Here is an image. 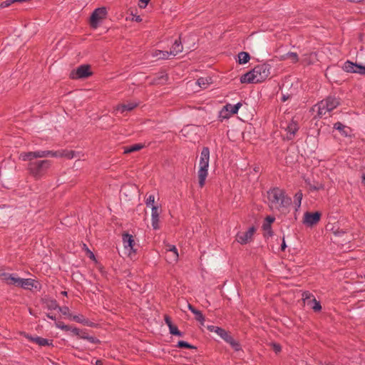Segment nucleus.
Returning a JSON list of instances; mask_svg holds the SVG:
<instances>
[{
  "label": "nucleus",
  "mask_w": 365,
  "mask_h": 365,
  "mask_svg": "<svg viewBox=\"0 0 365 365\" xmlns=\"http://www.w3.org/2000/svg\"><path fill=\"white\" fill-rule=\"evenodd\" d=\"M54 157V158H61L66 157L68 159H72L74 158V151L73 150H61L57 151L53 150H36L31 152H23L19 155V159L23 161H29L34 162V159L36 158H43L46 157Z\"/></svg>",
  "instance_id": "f257e3e1"
},
{
  "label": "nucleus",
  "mask_w": 365,
  "mask_h": 365,
  "mask_svg": "<svg viewBox=\"0 0 365 365\" xmlns=\"http://www.w3.org/2000/svg\"><path fill=\"white\" fill-rule=\"evenodd\" d=\"M267 197L272 207L279 210L288 207L292 200L285 195L284 190L279 187H273L267 192Z\"/></svg>",
  "instance_id": "f03ea898"
},
{
  "label": "nucleus",
  "mask_w": 365,
  "mask_h": 365,
  "mask_svg": "<svg viewBox=\"0 0 365 365\" xmlns=\"http://www.w3.org/2000/svg\"><path fill=\"white\" fill-rule=\"evenodd\" d=\"M210 161V150L207 147H204L201 151L199 170L197 172L198 183L200 187H203L208 175V167Z\"/></svg>",
  "instance_id": "7ed1b4c3"
},
{
  "label": "nucleus",
  "mask_w": 365,
  "mask_h": 365,
  "mask_svg": "<svg viewBox=\"0 0 365 365\" xmlns=\"http://www.w3.org/2000/svg\"><path fill=\"white\" fill-rule=\"evenodd\" d=\"M339 100L334 96H328L325 99L321 101L314 108H317V115L319 118H322L328 112H331L338 106H339Z\"/></svg>",
  "instance_id": "20e7f679"
},
{
  "label": "nucleus",
  "mask_w": 365,
  "mask_h": 365,
  "mask_svg": "<svg viewBox=\"0 0 365 365\" xmlns=\"http://www.w3.org/2000/svg\"><path fill=\"white\" fill-rule=\"evenodd\" d=\"M51 165V161L48 160H36L29 163L28 170L29 173L36 178H41Z\"/></svg>",
  "instance_id": "39448f33"
},
{
  "label": "nucleus",
  "mask_w": 365,
  "mask_h": 365,
  "mask_svg": "<svg viewBox=\"0 0 365 365\" xmlns=\"http://www.w3.org/2000/svg\"><path fill=\"white\" fill-rule=\"evenodd\" d=\"M270 65L267 63L258 64L253 68V73L256 76L257 81L261 83L265 81L270 74Z\"/></svg>",
  "instance_id": "423d86ee"
},
{
  "label": "nucleus",
  "mask_w": 365,
  "mask_h": 365,
  "mask_svg": "<svg viewBox=\"0 0 365 365\" xmlns=\"http://www.w3.org/2000/svg\"><path fill=\"white\" fill-rule=\"evenodd\" d=\"M92 75L91 66L88 64L79 66L76 70H73L70 73L72 79L86 78Z\"/></svg>",
  "instance_id": "0eeeda50"
},
{
  "label": "nucleus",
  "mask_w": 365,
  "mask_h": 365,
  "mask_svg": "<svg viewBox=\"0 0 365 365\" xmlns=\"http://www.w3.org/2000/svg\"><path fill=\"white\" fill-rule=\"evenodd\" d=\"M107 11L105 7L96 9L92 13L90 18V24L93 28H97L101 20L106 18Z\"/></svg>",
  "instance_id": "6e6552de"
},
{
  "label": "nucleus",
  "mask_w": 365,
  "mask_h": 365,
  "mask_svg": "<svg viewBox=\"0 0 365 365\" xmlns=\"http://www.w3.org/2000/svg\"><path fill=\"white\" fill-rule=\"evenodd\" d=\"M242 103L240 102L237 103L235 105H232L230 103L226 104L223 109L220 113V117L222 118H229L230 115L237 113L239 109L242 106Z\"/></svg>",
  "instance_id": "1a4fd4ad"
},
{
  "label": "nucleus",
  "mask_w": 365,
  "mask_h": 365,
  "mask_svg": "<svg viewBox=\"0 0 365 365\" xmlns=\"http://www.w3.org/2000/svg\"><path fill=\"white\" fill-rule=\"evenodd\" d=\"M321 215L322 214L319 212H306L304 214L303 223L307 226L312 227L319 222Z\"/></svg>",
  "instance_id": "9d476101"
},
{
  "label": "nucleus",
  "mask_w": 365,
  "mask_h": 365,
  "mask_svg": "<svg viewBox=\"0 0 365 365\" xmlns=\"http://www.w3.org/2000/svg\"><path fill=\"white\" fill-rule=\"evenodd\" d=\"M178 252L175 245H168L165 247V258L169 263L176 262L178 259Z\"/></svg>",
  "instance_id": "9b49d317"
},
{
  "label": "nucleus",
  "mask_w": 365,
  "mask_h": 365,
  "mask_svg": "<svg viewBox=\"0 0 365 365\" xmlns=\"http://www.w3.org/2000/svg\"><path fill=\"white\" fill-rule=\"evenodd\" d=\"M255 232V228L254 227H251L249 228L247 231L245 232L237 233L236 236V240L239 243L242 245H245L252 240Z\"/></svg>",
  "instance_id": "f8f14e48"
},
{
  "label": "nucleus",
  "mask_w": 365,
  "mask_h": 365,
  "mask_svg": "<svg viewBox=\"0 0 365 365\" xmlns=\"http://www.w3.org/2000/svg\"><path fill=\"white\" fill-rule=\"evenodd\" d=\"M24 336L26 339H28L30 341L34 342L41 346L53 345V344H52L53 340H48L47 339L42 338L40 336H32L31 335H29V334H24Z\"/></svg>",
  "instance_id": "ddd939ff"
},
{
  "label": "nucleus",
  "mask_w": 365,
  "mask_h": 365,
  "mask_svg": "<svg viewBox=\"0 0 365 365\" xmlns=\"http://www.w3.org/2000/svg\"><path fill=\"white\" fill-rule=\"evenodd\" d=\"M285 130L287 133V139L292 140L296 134V133L299 130V125L297 121L292 120L289 122L286 128H284Z\"/></svg>",
  "instance_id": "4468645a"
},
{
  "label": "nucleus",
  "mask_w": 365,
  "mask_h": 365,
  "mask_svg": "<svg viewBox=\"0 0 365 365\" xmlns=\"http://www.w3.org/2000/svg\"><path fill=\"white\" fill-rule=\"evenodd\" d=\"M151 221L154 230L159 229V215L161 212L158 206L153 205L151 207Z\"/></svg>",
  "instance_id": "2eb2a0df"
},
{
  "label": "nucleus",
  "mask_w": 365,
  "mask_h": 365,
  "mask_svg": "<svg viewBox=\"0 0 365 365\" xmlns=\"http://www.w3.org/2000/svg\"><path fill=\"white\" fill-rule=\"evenodd\" d=\"M138 105L136 102H128L126 103L118 105L115 108L117 113H123L125 111H130Z\"/></svg>",
  "instance_id": "dca6fc26"
},
{
  "label": "nucleus",
  "mask_w": 365,
  "mask_h": 365,
  "mask_svg": "<svg viewBox=\"0 0 365 365\" xmlns=\"http://www.w3.org/2000/svg\"><path fill=\"white\" fill-rule=\"evenodd\" d=\"M123 245H124V247L125 249L129 248L130 252L131 251L133 252H135V250L134 249L135 242H134L133 235H131L128 233L123 234Z\"/></svg>",
  "instance_id": "f3484780"
},
{
  "label": "nucleus",
  "mask_w": 365,
  "mask_h": 365,
  "mask_svg": "<svg viewBox=\"0 0 365 365\" xmlns=\"http://www.w3.org/2000/svg\"><path fill=\"white\" fill-rule=\"evenodd\" d=\"M240 82L242 83H258L256 76H255V73H253V69L242 75L240 77Z\"/></svg>",
  "instance_id": "a211bd4d"
},
{
  "label": "nucleus",
  "mask_w": 365,
  "mask_h": 365,
  "mask_svg": "<svg viewBox=\"0 0 365 365\" xmlns=\"http://www.w3.org/2000/svg\"><path fill=\"white\" fill-rule=\"evenodd\" d=\"M207 329L210 332L216 333L224 341L227 337V336L230 334V333L228 331H227L225 329L220 328L219 327H216V326H213V325H208L207 327Z\"/></svg>",
  "instance_id": "6ab92c4d"
},
{
  "label": "nucleus",
  "mask_w": 365,
  "mask_h": 365,
  "mask_svg": "<svg viewBox=\"0 0 365 365\" xmlns=\"http://www.w3.org/2000/svg\"><path fill=\"white\" fill-rule=\"evenodd\" d=\"M4 278L3 279L8 284H14L16 286L19 285L21 278L15 277L14 274H9V273H2L1 274Z\"/></svg>",
  "instance_id": "aec40b11"
},
{
  "label": "nucleus",
  "mask_w": 365,
  "mask_h": 365,
  "mask_svg": "<svg viewBox=\"0 0 365 365\" xmlns=\"http://www.w3.org/2000/svg\"><path fill=\"white\" fill-rule=\"evenodd\" d=\"M182 50H183V46L182 44V41L180 40V37H179L178 39H176L174 41L172 47H171L170 53L172 56H175L178 53H181L182 51Z\"/></svg>",
  "instance_id": "412c9836"
},
{
  "label": "nucleus",
  "mask_w": 365,
  "mask_h": 365,
  "mask_svg": "<svg viewBox=\"0 0 365 365\" xmlns=\"http://www.w3.org/2000/svg\"><path fill=\"white\" fill-rule=\"evenodd\" d=\"M225 341L229 344L235 351H239L241 350L240 344L239 343V341L234 339V338L230 335V334L225 339Z\"/></svg>",
  "instance_id": "4be33fe9"
},
{
  "label": "nucleus",
  "mask_w": 365,
  "mask_h": 365,
  "mask_svg": "<svg viewBox=\"0 0 365 365\" xmlns=\"http://www.w3.org/2000/svg\"><path fill=\"white\" fill-rule=\"evenodd\" d=\"M188 309L189 310L192 312L195 316V319L198 322H200L202 324H203V322L205 321V317L202 314V313L200 311L196 309L192 305L190 304H188Z\"/></svg>",
  "instance_id": "5701e85b"
},
{
  "label": "nucleus",
  "mask_w": 365,
  "mask_h": 365,
  "mask_svg": "<svg viewBox=\"0 0 365 365\" xmlns=\"http://www.w3.org/2000/svg\"><path fill=\"white\" fill-rule=\"evenodd\" d=\"M343 70L348 73H354L357 69V63H354L350 61H346L342 67Z\"/></svg>",
  "instance_id": "b1692460"
},
{
  "label": "nucleus",
  "mask_w": 365,
  "mask_h": 365,
  "mask_svg": "<svg viewBox=\"0 0 365 365\" xmlns=\"http://www.w3.org/2000/svg\"><path fill=\"white\" fill-rule=\"evenodd\" d=\"M34 280L30 278L28 279H22L21 278V281L19 287L24 288L25 289H31V287H34Z\"/></svg>",
  "instance_id": "393cba45"
},
{
  "label": "nucleus",
  "mask_w": 365,
  "mask_h": 365,
  "mask_svg": "<svg viewBox=\"0 0 365 365\" xmlns=\"http://www.w3.org/2000/svg\"><path fill=\"white\" fill-rule=\"evenodd\" d=\"M71 319L78 323L82 324L83 325L92 326V323L87 319H86L83 315H72Z\"/></svg>",
  "instance_id": "a878e982"
},
{
  "label": "nucleus",
  "mask_w": 365,
  "mask_h": 365,
  "mask_svg": "<svg viewBox=\"0 0 365 365\" xmlns=\"http://www.w3.org/2000/svg\"><path fill=\"white\" fill-rule=\"evenodd\" d=\"M144 147L143 144L138 143L130 146L124 147V153H130L135 151H138Z\"/></svg>",
  "instance_id": "bb28decb"
},
{
  "label": "nucleus",
  "mask_w": 365,
  "mask_h": 365,
  "mask_svg": "<svg viewBox=\"0 0 365 365\" xmlns=\"http://www.w3.org/2000/svg\"><path fill=\"white\" fill-rule=\"evenodd\" d=\"M152 55L153 57H156L158 59H168L171 54L168 51L156 50L153 53Z\"/></svg>",
  "instance_id": "cd10ccee"
},
{
  "label": "nucleus",
  "mask_w": 365,
  "mask_h": 365,
  "mask_svg": "<svg viewBox=\"0 0 365 365\" xmlns=\"http://www.w3.org/2000/svg\"><path fill=\"white\" fill-rule=\"evenodd\" d=\"M307 306L310 307L314 312H319L322 309L320 302L316 298H312L310 301H308Z\"/></svg>",
  "instance_id": "c85d7f7f"
},
{
  "label": "nucleus",
  "mask_w": 365,
  "mask_h": 365,
  "mask_svg": "<svg viewBox=\"0 0 365 365\" xmlns=\"http://www.w3.org/2000/svg\"><path fill=\"white\" fill-rule=\"evenodd\" d=\"M250 59V56L247 52L242 51L238 54V63L240 64H245Z\"/></svg>",
  "instance_id": "c756f323"
},
{
  "label": "nucleus",
  "mask_w": 365,
  "mask_h": 365,
  "mask_svg": "<svg viewBox=\"0 0 365 365\" xmlns=\"http://www.w3.org/2000/svg\"><path fill=\"white\" fill-rule=\"evenodd\" d=\"M334 128L339 130L341 135L344 136H348L349 133L346 130V126L343 125L341 122H336L334 124Z\"/></svg>",
  "instance_id": "7c9ffc66"
},
{
  "label": "nucleus",
  "mask_w": 365,
  "mask_h": 365,
  "mask_svg": "<svg viewBox=\"0 0 365 365\" xmlns=\"http://www.w3.org/2000/svg\"><path fill=\"white\" fill-rule=\"evenodd\" d=\"M211 78L201 77L197 80V84L201 88H206L207 86L211 83Z\"/></svg>",
  "instance_id": "2f4dec72"
},
{
  "label": "nucleus",
  "mask_w": 365,
  "mask_h": 365,
  "mask_svg": "<svg viewBox=\"0 0 365 365\" xmlns=\"http://www.w3.org/2000/svg\"><path fill=\"white\" fill-rule=\"evenodd\" d=\"M284 59H290L292 63H297L299 61L298 55L294 52H288L284 55Z\"/></svg>",
  "instance_id": "473e14b6"
},
{
  "label": "nucleus",
  "mask_w": 365,
  "mask_h": 365,
  "mask_svg": "<svg viewBox=\"0 0 365 365\" xmlns=\"http://www.w3.org/2000/svg\"><path fill=\"white\" fill-rule=\"evenodd\" d=\"M176 347L178 348H186V349H196V346L187 343V341H179L178 342V344L176 345Z\"/></svg>",
  "instance_id": "72a5a7b5"
},
{
  "label": "nucleus",
  "mask_w": 365,
  "mask_h": 365,
  "mask_svg": "<svg viewBox=\"0 0 365 365\" xmlns=\"http://www.w3.org/2000/svg\"><path fill=\"white\" fill-rule=\"evenodd\" d=\"M315 298L314 296L310 293L309 292H304L302 293V299L304 300V303H306L308 305V301H310L311 299Z\"/></svg>",
  "instance_id": "f704fd0d"
},
{
  "label": "nucleus",
  "mask_w": 365,
  "mask_h": 365,
  "mask_svg": "<svg viewBox=\"0 0 365 365\" xmlns=\"http://www.w3.org/2000/svg\"><path fill=\"white\" fill-rule=\"evenodd\" d=\"M58 311L65 316H68L70 319L72 317V314L70 313L69 308L68 307H59Z\"/></svg>",
  "instance_id": "c9c22d12"
},
{
  "label": "nucleus",
  "mask_w": 365,
  "mask_h": 365,
  "mask_svg": "<svg viewBox=\"0 0 365 365\" xmlns=\"http://www.w3.org/2000/svg\"><path fill=\"white\" fill-rule=\"evenodd\" d=\"M294 199L295 204L297 205V207H299L302 200V193L301 191H299L295 194Z\"/></svg>",
  "instance_id": "e433bc0d"
},
{
  "label": "nucleus",
  "mask_w": 365,
  "mask_h": 365,
  "mask_svg": "<svg viewBox=\"0 0 365 365\" xmlns=\"http://www.w3.org/2000/svg\"><path fill=\"white\" fill-rule=\"evenodd\" d=\"M154 202H155V196H154V195H148V197L146 198V200H145L146 205L148 207L151 206V207H152L153 205H154Z\"/></svg>",
  "instance_id": "4c0bfd02"
},
{
  "label": "nucleus",
  "mask_w": 365,
  "mask_h": 365,
  "mask_svg": "<svg viewBox=\"0 0 365 365\" xmlns=\"http://www.w3.org/2000/svg\"><path fill=\"white\" fill-rule=\"evenodd\" d=\"M48 308L51 310L58 309L59 306L56 300H51L48 302Z\"/></svg>",
  "instance_id": "58836bf2"
},
{
  "label": "nucleus",
  "mask_w": 365,
  "mask_h": 365,
  "mask_svg": "<svg viewBox=\"0 0 365 365\" xmlns=\"http://www.w3.org/2000/svg\"><path fill=\"white\" fill-rule=\"evenodd\" d=\"M56 326L57 328L64 331H69L71 329L70 326L64 324L62 322L56 323Z\"/></svg>",
  "instance_id": "ea45409f"
},
{
  "label": "nucleus",
  "mask_w": 365,
  "mask_h": 365,
  "mask_svg": "<svg viewBox=\"0 0 365 365\" xmlns=\"http://www.w3.org/2000/svg\"><path fill=\"white\" fill-rule=\"evenodd\" d=\"M356 73L365 75V66H362L357 63V69L356 71Z\"/></svg>",
  "instance_id": "a19ab883"
},
{
  "label": "nucleus",
  "mask_w": 365,
  "mask_h": 365,
  "mask_svg": "<svg viewBox=\"0 0 365 365\" xmlns=\"http://www.w3.org/2000/svg\"><path fill=\"white\" fill-rule=\"evenodd\" d=\"M86 340L88 341L90 343L93 344L100 343L99 339H98L97 338L92 336H88L86 337Z\"/></svg>",
  "instance_id": "79ce46f5"
},
{
  "label": "nucleus",
  "mask_w": 365,
  "mask_h": 365,
  "mask_svg": "<svg viewBox=\"0 0 365 365\" xmlns=\"http://www.w3.org/2000/svg\"><path fill=\"white\" fill-rule=\"evenodd\" d=\"M262 227H263V230L264 231H267L269 233L270 235H272V232L271 231V225L269 224V223H264L263 225H262Z\"/></svg>",
  "instance_id": "37998d69"
},
{
  "label": "nucleus",
  "mask_w": 365,
  "mask_h": 365,
  "mask_svg": "<svg viewBox=\"0 0 365 365\" xmlns=\"http://www.w3.org/2000/svg\"><path fill=\"white\" fill-rule=\"evenodd\" d=\"M168 328H169L170 333L172 335H174L175 333L177 332V331L178 330V328L173 324H171L170 327H168Z\"/></svg>",
  "instance_id": "c03bdc74"
},
{
  "label": "nucleus",
  "mask_w": 365,
  "mask_h": 365,
  "mask_svg": "<svg viewBox=\"0 0 365 365\" xmlns=\"http://www.w3.org/2000/svg\"><path fill=\"white\" fill-rule=\"evenodd\" d=\"M272 348L275 353H279L282 350V347L279 344H272Z\"/></svg>",
  "instance_id": "a18cd8bd"
},
{
  "label": "nucleus",
  "mask_w": 365,
  "mask_h": 365,
  "mask_svg": "<svg viewBox=\"0 0 365 365\" xmlns=\"http://www.w3.org/2000/svg\"><path fill=\"white\" fill-rule=\"evenodd\" d=\"M69 331H71L72 333L78 336H79V335L81 334V331L79 329L76 328V327H71V329Z\"/></svg>",
  "instance_id": "49530a36"
},
{
  "label": "nucleus",
  "mask_w": 365,
  "mask_h": 365,
  "mask_svg": "<svg viewBox=\"0 0 365 365\" xmlns=\"http://www.w3.org/2000/svg\"><path fill=\"white\" fill-rule=\"evenodd\" d=\"M164 320L168 327H170L171 324H173L172 320L169 316L165 315L164 317Z\"/></svg>",
  "instance_id": "de8ad7c7"
},
{
  "label": "nucleus",
  "mask_w": 365,
  "mask_h": 365,
  "mask_svg": "<svg viewBox=\"0 0 365 365\" xmlns=\"http://www.w3.org/2000/svg\"><path fill=\"white\" fill-rule=\"evenodd\" d=\"M13 3H14V1H13V0H6L1 4V6L7 7Z\"/></svg>",
  "instance_id": "09e8293b"
},
{
  "label": "nucleus",
  "mask_w": 365,
  "mask_h": 365,
  "mask_svg": "<svg viewBox=\"0 0 365 365\" xmlns=\"http://www.w3.org/2000/svg\"><path fill=\"white\" fill-rule=\"evenodd\" d=\"M89 335L88 334V333L86 331L81 330V334L79 335V337L81 339H86V337H87Z\"/></svg>",
  "instance_id": "8fccbe9b"
},
{
  "label": "nucleus",
  "mask_w": 365,
  "mask_h": 365,
  "mask_svg": "<svg viewBox=\"0 0 365 365\" xmlns=\"http://www.w3.org/2000/svg\"><path fill=\"white\" fill-rule=\"evenodd\" d=\"M274 220H275V218L274 217L267 216L265 219V220H266L265 223H269L271 225V223H272L274 221Z\"/></svg>",
  "instance_id": "3c124183"
},
{
  "label": "nucleus",
  "mask_w": 365,
  "mask_h": 365,
  "mask_svg": "<svg viewBox=\"0 0 365 365\" xmlns=\"http://www.w3.org/2000/svg\"><path fill=\"white\" fill-rule=\"evenodd\" d=\"M150 1V0H140V2L144 4L143 6H140L145 8L148 5V4L149 3Z\"/></svg>",
  "instance_id": "603ef678"
},
{
  "label": "nucleus",
  "mask_w": 365,
  "mask_h": 365,
  "mask_svg": "<svg viewBox=\"0 0 365 365\" xmlns=\"http://www.w3.org/2000/svg\"><path fill=\"white\" fill-rule=\"evenodd\" d=\"M290 96L289 94L287 95H283L282 97V99L281 101L282 102H285L286 101H287L289 98Z\"/></svg>",
  "instance_id": "864d4df0"
},
{
  "label": "nucleus",
  "mask_w": 365,
  "mask_h": 365,
  "mask_svg": "<svg viewBox=\"0 0 365 365\" xmlns=\"http://www.w3.org/2000/svg\"><path fill=\"white\" fill-rule=\"evenodd\" d=\"M344 233H345V232L342 230H337L336 232H335V235L337 236H341V235H344Z\"/></svg>",
  "instance_id": "5fc2aeb1"
},
{
  "label": "nucleus",
  "mask_w": 365,
  "mask_h": 365,
  "mask_svg": "<svg viewBox=\"0 0 365 365\" xmlns=\"http://www.w3.org/2000/svg\"><path fill=\"white\" fill-rule=\"evenodd\" d=\"M286 247H287V245L285 244L284 239L283 238V241H282V243L281 245V250L282 251H284Z\"/></svg>",
  "instance_id": "6e6d98bb"
},
{
  "label": "nucleus",
  "mask_w": 365,
  "mask_h": 365,
  "mask_svg": "<svg viewBox=\"0 0 365 365\" xmlns=\"http://www.w3.org/2000/svg\"><path fill=\"white\" fill-rule=\"evenodd\" d=\"M46 316H47L48 318H49V319H51L52 320H56V317L52 315V314H47Z\"/></svg>",
  "instance_id": "4d7b16f0"
},
{
  "label": "nucleus",
  "mask_w": 365,
  "mask_h": 365,
  "mask_svg": "<svg viewBox=\"0 0 365 365\" xmlns=\"http://www.w3.org/2000/svg\"><path fill=\"white\" fill-rule=\"evenodd\" d=\"M175 336H182L183 334L182 332H181L180 331H179V329L177 331V332L175 333Z\"/></svg>",
  "instance_id": "13d9d810"
},
{
  "label": "nucleus",
  "mask_w": 365,
  "mask_h": 365,
  "mask_svg": "<svg viewBox=\"0 0 365 365\" xmlns=\"http://www.w3.org/2000/svg\"><path fill=\"white\" fill-rule=\"evenodd\" d=\"M95 365H103V362L101 360H96Z\"/></svg>",
  "instance_id": "bf43d9fd"
},
{
  "label": "nucleus",
  "mask_w": 365,
  "mask_h": 365,
  "mask_svg": "<svg viewBox=\"0 0 365 365\" xmlns=\"http://www.w3.org/2000/svg\"><path fill=\"white\" fill-rule=\"evenodd\" d=\"M362 182L365 184V174H363L361 176Z\"/></svg>",
  "instance_id": "052dcab7"
},
{
  "label": "nucleus",
  "mask_w": 365,
  "mask_h": 365,
  "mask_svg": "<svg viewBox=\"0 0 365 365\" xmlns=\"http://www.w3.org/2000/svg\"><path fill=\"white\" fill-rule=\"evenodd\" d=\"M90 258H95L93 252H90Z\"/></svg>",
  "instance_id": "680f3d73"
},
{
  "label": "nucleus",
  "mask_w": 365,
  "mask_h": 365,
  "mask_svg": "<svg viewBox=\"0 0 365 365\" xmlns=\"http://www.w3.org/2000/svg\"><path fill=\"white\" fill-rule=\"evenodd\" d=\"M136 21H141V19L140 18V16H138L135 19Z\"/></svg>",
  "instance_id": "e2e57ef3"
},
{
  "label": "nucleus",
  "mask_w": 365,
  "mask_h": 365,
  "mask_svg": "<svg viewBox=\"0 0 365 365\" xmlns=\"http://www.w3.org/2000/svg\"><path fill=\"white\" fill-rule=\"evenodd\" d=\"M62 294H63V295H66V294H67V292H65V291H64V292H62Z\"/></svg>",
  "instance_id": "0e129e2a"
},
{
  "label": "nucleus",
  "mask_w": 365,
  "mask_h": 365,
  "mask_svg": "<svg viewBox=\"0 0 365 365\" xmlns=\"http://www.w3.org/2000/svg\"><path fill=\"white\" fill-rule=\"evenodd\" d=\"M318 189H319V188H318V187H314V190H318Z\"/></svg>",
  "instance_id": "69168bd1"
}]
</instances>
